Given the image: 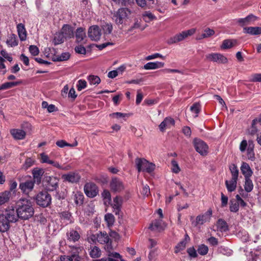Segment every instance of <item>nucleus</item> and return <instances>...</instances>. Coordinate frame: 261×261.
Wrapping results in <instances>:
<instances>
[{"mask_svg":"<svg viewBox=\"0 0 261 261\" xmlns=\"http://www.w3.org/2000/svg\"><path fill=\"white\" fill-rule=\"evenodd\" d=\"M84 192L89 198H94L98 194V188L93 182H87L84 186Z\"/></svg>","mask_w":261,"mask_h":261,"instance_id":"nucleus-8","label":"nucleus"},{"mask_svg":"<svg viewBox=\"0 0 261 261\" xmlns=\"http://www.w3.org/2000/svg\"><path fill=\"white\" fill-rule=\"evenodd\" d=\"M76 41L77 43H82L86 38L85 29L80 27L75 31Z\"/></svg>","mask_w":261,"mask_h":261,"instance_id":"nucleus-25","label":"nucleus"},{"mask_svg":"<svg viewBox=\"0 0 261 261\" xmlns=\"http://www.w3.org/2000/svg\"><path fill=\"white\" fill-rule=\"evenodd\" d=\"M17 205L16 210L14 208L15 215L16 216V221L18 218L28 220L33 216L34 210L30 200L27 199H20L18 201Z\"/></svg>","mask_w":261,"mask_h":261,"instance_id":"nucleus-1","label":"nucleus"},{"mask_svg":"<svg viewBox=\"0 0 261 261\" xmlns=\"http://www.w3.org/2000/svg\"><path fill=\"white\" fill-rule=\"evenodd\" d=\"M111 190L114 192H121L124 189V185L122 181L118 178H112L110 183Z\"/></svg>","mask_w":261,"mask_h":261,"instance_id":"nucleus-11","label":"nucleus"},{"mask_svg":"<svg viewBox=\"0 0 261 261\" xmlns=\"http://www.w3.org/2000/svg\"><path fill=\"white\" fill-rule=\"evenodd\" d=\"M47 57L50 58L53 61H64L67 60L70 57V54L67 53H63L61 55H56L55 54L50 56L49 54L46 55Z\"/></svg>","mask_w":261,"mask_h":261,"instance_id":"nucleus-23","label":"nucleus"},{"mask_svg":"<svg viewBox=\"0 0 261 261\" xmlns=\"http://www.w3.org/2000/svg\"><path fill=\"white\" fill-rule=\"evenodd\" d=\"M142 17L144 21L147 22L156 19V17L149 11H145L143 13Z\"/></svg>","mask_w":261,"mask_h":261,"instance_id":"nucleus-45","label":"nucleus"},{"mask_svg":"<svg viewBox=\"0 0 261 261\" xmlns=\"http://www.w3.org/2000/svg\"><path fill=\"white\" fill-rule=\"evenodd\" d=\"M244 33L251 35H258L261 34V27H245L243 29Z\"/></svg>","mask_w":261,"mask_h":261,"instance_id":"nucleus-30","label":"nucleus"},{"mask_svg":"<svg viewBox=\"0 0 261 261\" xmlns=\"http://www.w3.org/2000/svg\"><path fill=\"white\" fill-rule=\"evenodd\" d=\"M214 34L215 31L214 30L207 28L203 30L202 34H199L197 36V39L200 40L203 38H208L213 36Z\"/></svg>","mask_w":261,"mask_h":261,"instance_id":"nucleus-37","label":"nucleus"},{"mask_svg":"<svg viewBox=\"0 0 261 261\" xmlns=\"http://www.w3.org/2000/svg\"><path fill=\"white\" fill-rule=\"evenodd\" d=\"M88 35L92 40L98 41L101 36V30L98 25H93L88 29Z\"/></svg>","mask_w":261,"mask_h":261,"instance_id":"nucleus-10","label":"nucleus"},{"mask_svg":"<svg viewBox=\"0 0 261 261\" xmlns=\"http://www.w3.org/2000/svg\"><path fill=\"white\" fill-rule=\"evenodd\" d=\"M66 237L69 241L73 242L77 241L80 238V235L78 231L73 229H70L66 233Z\"/></svg>","mask_w":261,"mask_h":261,"instance_id":"nucleus-24","label":"nucleus"},{"mask_svg":"<svg viewBox=\"0 0 261 261\" xmlns=\"http://www.w3.org/2000/svg\"><path fill=\"white\" fill-rule=\"evenodd\" d=\"M116 4L121 5L122 6H127L134 4L135 0H112Z\"/></svg>","mask_w":261,"mask_h":261,"instance_id":"nucleus-58","label":"nucleus"},{"mask_svg":"<svg viewBox=\"0 0 261 261\" xmlns=\"http://www.w3.org/2000/svg\"><path fill=\"white\" fill-rule=\"evenodd\" d=\"M91 239L93 242L97 241L100 244H106L108 246H109V243H111V239L106 232H99L96 234H93L91 236Z\"/></svg>","mask_w":261,"mask_h":261,"instance_id":"nucleus-9","label":"nucleus"},{"mask_svg":"<svg viewBox=\"0 0 261 261\" xmlns=\"http://www.w3.org/2000/svg\"><path fill=\"white\" fill-rule=\"evenodd\" d=\"M102 28L105 34H111L112 31L113 27L111 23H107L105 24H103Z\"/></svg>","mask_w":261,"mask_h":261,"instance_id":"nucleus-62","label":"nucleus"},{"mask_svg":"<svg viewBox=\"0 0 261 261\" xmlns=\"http://www.w3.org/2000/svg\"><path fill=\"white\" fill-rule=\"evenodd\" d=\"M248 261H261V247H258L250 252L249 255H247Z\"/></svg>","mask_w":261,"mask_h":261,"instance_id":"nucleus-19","label":"nucleus"},{"mask_svg":"<svg viewBox=\"0 0 261 261\" xmlns=\"http://www.w3.org/2000/svg\"><path fill=\"white\" fill-rule=\"evenodd\" d=\"M229 210L231 212L237 213L239 210V203L234 200H230Z\"/></svg>","mask_w":261,"mask_h":261,"instance_id":"nucleus-52","label":"nucleus"},{"mask_svg":"<svg viewBox=\"0 0 261 261\" xmlns=\"http://www.w3.org/2000/svg\"><path fill=\"white\" fill-rule=\"evenodd\" d=\"M135 1L139 6L142 8L146 6L148 4H154V0H135Z\"/></svg>","mask_w":261,"mask_h":261,"instance_id":"nucleus-54","label":"nucleus"},{"mask_svg":"<svg viewBox=\"0 0 261 261\" xmlns=\"http://www.w3.org/2000/svg\"><path fill=\"white\" fill-rule=\"evenodd\" d=\"M121 255L117 252H111L109 254L108 258H102L97 261H118L120 258Z\"/></svg>","mask_w":261,"mask_h":261,"instance_id":"nucleus-38","label":"nucleus"},{"mask_svg":"<svg viewBox=\"0 0 261 261\" xmlns=\"http://www.w3.org/2000/svg\"><path fill=\"white\" fill-rule=\"evenodd\" d=\"M34 183L33 180H27L20 184L19 188L23 193L28 194L33 189Z\"/></svg>","mask_w":261,"mask_h":261,"instance_id":"nucleus-18","label":"nucleus"},{"mask_svg":"<svg viewBox=\"0 0 261 261\" xmlns=\"http://www.w3.org/2000/svg\"><path fill=\"white\" fill-rule=\"evenodd\" d=\"M195 29H192L182 31V32L176 34L174 36L171 37L168 39L167 43L169 44L177 43L186 39L188 36H192L195 33Z\"/></svg>","mask_w":261,"mask_h":261,"instance_id":"nucleus-6","label":"nucleus"},{"mask_svg":"<svg viewBox=\"0 0 261 261\" xmlns=\"http://www.w3.org/2000/svg\"><path fill=\"white\" fill-rule=\"evenodd\" d=\"M10 133L13 138L17 140H22L26 135L24 130L19 129H13L11 130Z\"/></svg>","mask_w":261,"mask_h":261,"instance_id":"nucleus-32","label":"nucleus"},{"mask_svg":"<svg viewBox=\"0 0 261 261\" xmlns=\"http://www.w3.org/2000/svg\"><path fill=\"white\" fill-rule=\"evenodd\" d=\"M212 215V210L210 208L206 212L202 215H198L196 218L194 225H202L207 221H209Z\"/></svg>","mask_w":261,"mask_h":261,"instance_id":"nucleus-13","label":"nucleus"},{"mask_svg":"<svg viewBox=\"0 0 261 261\" xmlns=\"http://www.w3.org/2000/svg\"><path fill=\"white\" fill-rule=\"evenodd\" d=\"M84 196V195L80 192H77L74 195V202L76 205H81L83 203Z\"/></svg>","mask_w":261,"mask_h":261,"instance_id":"nucleus-46","label":"nucleus"},{"mask_svg":"<svg viewBox=\"0 0 261 261\" xmlns=\"http://www.w3.org/2000/svg\"><path fill=\"white\" fill-rule=\"evenodd\" d=\"M193 145L197 152L202 155H205L208 153V145L202 140L195 138L193 140Z\"/></svg>","mask_w":261,"mask_h":261,"instance_id":"nucleus-7","label":"nucleus"},{"mask_svg":"<svg viewBox=\"0 0 261 261\" xmlns=\"http://www.w3.org/2000/svg\"><path fill=\"white\" fill-rule=\"evenodd\" d=\"M101 196L105 200V203L111 202V195L110 192L107 190H104L101 193Z\"/></svg>","mask_w":261,"mask_h":261,"instance_id":"nucleus-53","label":"nucleus"},{"mask_svg":"<svg viewBox=\"0 0 261 261\" xmlns=\"http://www.w3.org/2000/svg\"><path fill=\"white\" fill-rule=\"evenodd\" d=\"M135 163L139 172L141 171L151 173L155 168V165L149 163L146 160L141 158H137L135 160Z\"/></svg>","mask_w":261,"mask_h":261,"instance_id":"nucleus-5","label":"nucleus"},{"mask_svg":"<svg viewBox=\"0 0 261 261\" xmlns=\"http://www.w3.org/2000/svg\"><path fill=\"white\" fill-rule=\"evenodd\" d=\"M187 243L185 241H181L179 242L177 245L175 247L174 252L175 253H178L180 251L183 250L186 248Z\"/></svg>","mask_w":261,"mask_h":261,"instance_id":"nucleus-55","label":"nucleus"},{"mask_svg":"<svg viewBox=\"0 0 261 261\" xmlns=\"http://www.w3.org/2000/svg\"><path fill=\"white\" fill-rule=\"evenodd\" d=\"M253 187V184L251 178H245L244 185L245 191L247 193H249L252 191Z\"/></svg>","mask_w":261,"mask_h":261,"instance_id":"nucleus-43","label":"nucleus"},{"mask_svg":"<svg viewBox=\"0 0 261 261\" xmlns=\"http://www.w3.org/2000/svg\"><path fill=\"white\" fill-rule=\"evenodd\" d=\"M208 248L207 246L204 244L200 245L197 249V252L201 255H204L208 252Z\"/></svg>","mask_w":261,"mask_h":261,"instance_id":"nucleus-56","label":"nucleus"},{"mask_svg":"<svg viewBox=\"0 0 261 261\" xmlns=\"http://www.w3.org/2000/svg\"><path fill=\"white\" fill-rule=\"evenodd\" d=\"M16 222V216L15 215L14 208H7L0 214V232H5L10 227V223Z\"/></svg>","mask_w":261,"mask_h":261,"instance_id":"nucleus-2","label":"nucleus"},{"mask_svg":"<svg viewBox=\"0 0 261 261\" xmlns=\"http://www.w3.org/2000/svg\"><path fill=\"white\" fill-rule=\"evenodd\" d=\"M11 192L6 191L0 193V206L9 201Z\"/></svg>","mask_w":261,"mask_h":261,"instance_id":"nucleus-42","label":"nucleus"},{"mask_svg":"<svg viewBox=\"0 0 261 261\" xmlns=\"http://www.w3.org/2000/svg\"><path fill=\"white\" fill-rule=\"evenodd\" d=\"M17 30L20 40H25L27 38V31L24 24L21 23L18 24L17 25Z\"/></svg>","mask_w":261,"mask_h":261,"instance_id":"nucleus-31","label":"nucleus"},{"mask_svg":"<svg viewBox=\"0 0 261 261\" xmlns=\"http://www.w3.org/2000/svg\"><path fill=\"white\" fill-rule=\"evenodd\" d=\"M206 58L212 62L218 63H226L227 62V58L219 53H212L206 56Z\"/></svg>","mask_w":261,"mask_h":261,"instance_id":"nucleus-14","label":"nucleus"},{"mask_svg":"<svg viewBox=\"0 0 261 261\" xmlns=\"http://www.w3.org/2000/svg\"><path fill=\"white\" fill-rule=\"evenodd\" d=\"M87 87V82L84 80H80L78 81L76 87L78 91H80Z\"/></svg>","mask_w":261,"mask_h":261,"instance_id":"nucleus-64","label":"nucleus"},{"mask_svg":"<svg viewBox=\"0 0 261 261\" xmlns=\"http://www.w3.org/2000/svg\"><path fill=\"white\" fill-rule=\"evenodd\" d=\"M171 170L173 173L177 174L180 172V169L178 166V163L176 161L172 160L171 161Z\"/></svg>","mask_w":261,"mask_h":261,"instance_id":"nucleus-61","label":"nucleus"},{"mask_svg":"<svg viewBox=\"0 0 261 261\" xmlns=\"http://www.w3.org/2000/svg\"><path fill=\"white\" fill-rule=\"evenodd\" d=\"M218 229L221 232H226L228 230V226L225 221L219 219L217 222Z\"/></svg>","mask_w":261,"mask_h":261,"instance_id":"nucleus-39","label":"nucleus"},{"mask_svg":"<svg viewBox=\"0 0 261 261\" xmlns=\"http://www.w3.org/2000/svg\"><path fill=\"white\" fill-rule=\"evenodd\" d=\"M90 256L92 258H98L101 255V250L98 247L94 246L93 247V248L91 249L90 252Z\"/></svg>","mask_w":261,"mask_h":261,"instance_id":"nucleus-48","label":"nucleus"},{"mask_svg":"<svg viewBox=\"0 0 261 261\" xmlns=\"http://www.w3.org/2000/svg\"><path fill=\"white\" fill-rule=\"evenodd\" d=\"M229 170L231 174V178L238 179L239 170L236 165L233 164L229 166Z\"/></svg>","mask_w":261,"mask_h":261,"instance_id":"nucleus-47","label":"nucleus"},{"mask_svg":"<svg viewBox=\"0 0 261 261\" xmlns=\"http://www.w3.org/2000/svg\"><path fill=\"white\" fill-rule=\"evenodd\" d=\"M43 173L44 171L43 169L34 168L32 171V174L33 176V181H34V182H37L38 184H40Z\"/></svg>","mask_w":261,"mask_h":261,"instance_id":"nucleus-28","label":"nucleus"},{"mask_svg":"<svg viewBox=\"0 0 261 261\" xmlns=\"http://www.w3.org/2000/svg\"><path fill=\"white\" fill-rule=\"evenodd\" d=\"M45 189L47 191H54L58 187L59 179L55 176L46 177Z\"/></svg>","mask_w":261,"mask_h":261,"instance_id":"nucleus-12","label":"nucleus"},{"mask_svg":"<svg viewBox=\"0 0 261 261\" xmlns=\"http://www.w3.org/2000/svg\"><path fill=\"white\" fill-rule=\"evenodd\" d=\"M87 79L91 85H97L100 82V78L97 75H90Z\"/></svg>","mask_w":261,"mask_h":261,"instance_id":"nucleus-51","label":"nucleus"},{"mask_svg":"<svg viewBox=\"0 0 261 261\" xmlns=\"http://www.w3.org/2000/svg\"><path fill=\"white\" fill-rule=\"evenodd\" d=\"M123 200L122 197L116 196L113 199V203L111 204L113 212L116 215H119L122 205Z\"/></svg>","mask_w":261,"mask_h":261,"instance_id":"nucleus-15","label":"nucleus"},{"mask_svg":"<svg viewBox=\"0 0 261 261\" xmlns=\"http://www.w3.org/2000/svg\"><path fill=\"white\" fill-rule=\"evenodd\" d=\"M65 38L63 34L61 32L57 33L55 36L53 41V43L56 45L62 43L64 41Z\"/></svg>","mask_w":261,"mask_h":261,"instance_id":"nucleus-44","label":"nucleus"},{"mask_svg":"<svg viewBox=\"0 0 261 261\" xmlns=\"http://www.w3.org/2000/svg\"><path fill=\"white\" fill-rule=\"evenodd\" d=\"M61 32L65 39L71 38L74 36L73 29L69 24H64Z\"/></svg>","mask_w":261,"mask_h":261,"instance_id":"nucleus-21","label":"nucleus"},{"mask_svg":"<svg viewBox=\"0 0 261 261\" xmlns=\"http://www.w3.org/2000/svg\"><path fill=\"white\" fill-rule=\"evenodd\" d=\"M238 179L237 178H231L230 180H225V185L229 192H232L236 190Z\"/></svg>","mask_w":261,"mask_h":261,"instance_id":"nucleus-33","label":"nucleus"},{"mask_svg":"<svg viewBox=\"0 0 261 261\" xmlns=\"http://www.w3.org/2000/svg\"><path fill=\"white\" fill-rule=\"evenodd\" d=\"M246 150L248 159L252 161H254L255 155L254 153V144L252 141H248V146Z\"/></svg>","mask_w":261,"mask_h":261,"instance_id":"nucleus-34","label":"nucleus"},{"mask_svg":"<svg viewBox=\"0 0 261 261\" xmlns=\"http://www.w3.org/2000/svg\"><path fill=\"white\" fill-rule=\"evenodd\" d=\"M22 84L21 81H16V82H6L0 86V90H4L11 88L13 87L18 86L20 84Z\"/></svg>","mask_w":261,"mask_h":261,"instance_id":"nucleus-40","label":"nucleus"},{"mask_svg":"<svg viewBox=\"0 0 261 261\" xmlns=\"http://www.w3.org/2000/svg\"><path fill=\"white\" fill-rule=\"evenodd\" d=\"M164 66V63L156 61V62H150L146 63L143 66V68L145 70H151L156 69L163 67Z\"/></svg>","mask_w":261,"mask_h":261,"instance_id":"nucleus-26","label":"nucleus"},{"mask_svg":"<svg viewBox=\"0 0 261 261\" xmlns=\"http://www.w3.org/2000/svg\"><path fill=\"white\" fill-rule=\"evenodd\" d=\"M175 125V121L170 117H166L159 126L161 132H164L166 128H170Z\"/></svg>","mask_w":261,"mask_h":261,"instance_id":"nucleus-16","label":"nucleus"},{"mask_svg":"<svg viewBox=\"0 0 261 261\" xmlns=\"http://www.w3.org/2000/svg\"><path fill=\"white\" fill-rule=\"evenodd\" d=\"M56 145L61 148H63L65 146L75 147L77 145V142L76 141L73 144H71L67 143L63 140H60L56 142Z\"/></svg>","mask_w":261,"mask_h":261,"instance_id":"nucleus-49","label":"nucleus"},{"mask_svg":"<svg viewBox=\"0 0 261 261\" xmlns=\"http://www.w3.org/2000/svg\"><path fill=\"white\" fill-rule=\"evenodd\" d=\"M190 110L193 113L196 114L195 117L198 116V114L200 112V105L199 103H194L190 108Z\"/></svg>","mask_w":261,"mask_h":261,"instance_id":"nucleus-60","label":"nucleus"},{"mask_svg":"<svg viewBox=\"0 0 261 261\" xmlns=\"http://www.w3.org/2000/svg\"><path fill=\"white\" fill-rule=\"evenodd\" d=\"M257 17L253 14H250L245 18H239L237 19V22L240 26L243 27L249 25L251 22L256 20Z\"/></svg>","mask_w":261,"mask_h":261,"instance_id":"nucleus-22","label":"nucleus"},{"mask_svg":"<svg viewBox=\"0 0 261 261\" xmlns=\"http://www.w3.org/2000/svg\"><path fill=\"white\" fill-rule=\"evenodd\" d=\"M163 224L161 219L155 220L150 224L149 228L151 230L160 231L164 229Z\"/></svg>","mask_w":261,"mask_h":261,"instance_id":"nucleus-29","label":"nucleus"},{"mask_svg":"<svg viewBox=\"0 0 261 261\" xmlns=\"http://www.w3.org/2000/svg\"><path fill=\"white\" fill-rule=\"evenodd\" d=\"M51 199L50 194L45 191L39 192L35 197L37 204L44 208L50 206L51 203Z\"/></svg>","mask_w":261,"mask_h":261,"instance_id":"nucleus-4","label":"nucleus"},{"mask_svg":"<svg viewBox=\"0 0 261 261\" xmlns=\"http://www.w3.org/2000/svg\"><path fill=\"white\" fill-rule=\"evenodd\" d=\"M40 161L42 163H46L51 165L53 163V160H50L49 156L45 153L40 154Z\"/></svg>","mask_w":261,"mask_h":261,"instance_id":"nucleus-57","label":"nucleus"},{"mask_svg":"<svg viewBox=\"0 0 261 261\" xmlns=\"http://www.w3.org/2000/svg\"><path fill=\"white\" fill-rule=\"evenodd\" d=\"M237 42L236 40L225 39L221 46V49H228L236 46Z\"/></svg>","mask_w":261,"mask_h":261,"instance_id":"nucleus-36","label":"nucleus"},{"mask_svg":"<svg viewBox=\"0 0 261 261\" xmlns=\"http://www.w3.org/2000/svg\"><path fill=\"white\" fill-rule=\"evenodd\" d=\"M258 123L257 119H254L252 120L251 123V126L249 129V134L251 135H255L258 131L257 127L256 124Z\"/></svg>","mask_w":261,"mask_h":261,"instance_id":"nucleus-50","label":"nucleus"},{"mask_svg":"<svg viewBox=\"0 0 261 261\" xmlns=\"http://www.w3.org/2000/svg\"><path fill=\"white\" fill-rule=\"evenodd\" d=\"M6 43L9 47H14L18 45V39L17 37L15 34H11L8 37Z\"/></svg>","mask_w":261,"mask_h":261,"instance_id":"nucleus-35","label":"nucleus"},{"mask_svg":"<svg viewBox=\"0 0 261 261\" xmlns=\"http://www.w3.org/2000/svg\"><path fill=\"white\" fill-rule=\"evenodd\" d=\"M240 170L245 178H250L253 174V171L249 165L246 162H242Z\"/></svg>","mask_w":261,"mask_h":261,"instance_id":"nucleus-20","label":"nucleus"},{"mask_svg":"<svg viewBox=\"0 0 261 261\" xmlns=\"http://www.w3.org/2000/svg\"><path fill=\"white\" fill-rule=\"evenodd\" d=\"M105 219L109 226H112L115 221L114 217L112 214H107L105 216Z\"/></svg>","mask_w":261,"mask_h":261,"instance_id":"nucleus-59","label":"nucleus"},{"mask_svg":"<svg viewBox=\"0 0 261 261\" xmlns=\"http://www.w3.org/2000/svg\"><path fill=\"white\" fill-rule=\"evenodd\" d=\"M113 44L110 42H106L104 43H102L99 45H96V44H90L88 45L87 46H84L83 45H80L79 46H77L75 47L74 49H86L87 47L88 49H92L94 47H98L99 49H103L106 47H107L109 45H113Z\"/></svg>","mask_w":261,"mask_h":261,"instance_id":"nucleus-27","label":"nucleus"},{"mask_svg":"<svg viewBox=\"0 0 261 261\" xmlns=\"http://www.w3.org/2000/svg\"><path fill=\"white\" fill-rule=\"evenodd\" d=\"M61 178L64 181L73 183L79 181L80 179V176L78 173L71 172L62 175Z\"/></svg>","mask_w":261,"mask_h":261,"instance_id":"nucleus-17","label":"nucleus"},{"mask_svg":"<svg viewBox=\"0 0 261 261\" xmlns=\"http://www.w3.org/2000/svg\"><path fill=\"white\" fill-rule=\"evenodd\" d=\"M34 163H35V161L34 160H33L32 159L30 158H27L25 160L24 164L23 165V167L24 169L27 170L29 168L32 166L34 164Z\"/></svg>","mask_w":261,"mask_h":261,"instance_id":"nucleus-63","label":"nucleus"},{"mask_svg":"<svg viewBox=\"0 0 261 261\" xmlns=\"http://www.w3.org/2000/svg\"><path fill=\"white\" fill-rule=\"evenodd\" d=\"M130 14V11L126 8H121L114 13L112 19L117 24H125L128 17Z\"/></svg>","mask_w":261,"mask_h":261,"instance_id":"nucleus-3","label":"nucleus"},{"mask_svg":"<svg viewBox=\"0 0 261 261\" xmlns=\"http://www.w3.org/2000/svg\"><path fill=\"white\" fill-rule=\"evenodd\" d=\"M61 219L64 220L66 224H71L73 222V219L70 213L63 212L61 214Z\"/></svg>","mask_w":261,"mask_h":261,"instance_id":"nucleus-41","label":"nucleus"}]
</instances>
